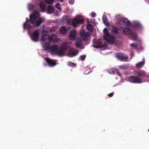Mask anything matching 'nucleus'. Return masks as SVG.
<instances>
[{
    "instance_id": "nucleus-6",
    "label": "nucleus",
    "mask_w": 149,
    "mask_h": 149,
    "mask_svg": "<svg viewBox=\"0 0 149 149\" xmlns=\"http://www.w3.org/2000/svg\"><path fill=\"white\" fill-rule=\"evenodd\" d=\"M49 66L51 67H54L57 64V60L52 59L49 57H47L45 58Z\"/></svg>"
},
{
    "instance_id": "nucleus-1",
    "label": "nucleus",
    "mask_w": 149,
    "mask_h": 149,
    "mask_svg": "<svg viewBox=\"0 0 149 149\" xmlns=\"http://www.w3.org/2000/svg\"><path fill=\"white\" fill-rule=\"evenodd\" d=\"M42 18L40 17L39 13L35 11L33 14L30 15L29 21H28L27 18H26V22L24 24V29L27 30L28 33L30 34L31 39L33 41H38L40 32L38 30L36 29L30 34V32L33 29L31 25L38 26L42 23Z\"/></svg>"
},
{
    "instance_id": "nucleus-17",
    "label": "nucleus",
    "mask_w": 149,
    "mask_h": 149,
    "mask_svg": "<svg viewBox=\"0 0 149 149\" xmlns=\"http://www.w3.org/2000/svg\"><path fill=\"white\" fill-rule=\"evenodd\" d=\"M134 24L135 27L138 29H139L142 27V26L138 22L136 21H134Z\"/></svg>"
},
{
    "instance_id": "nucleus-18",
    "label": "nucleus",
    "mask_w": 149,
    "mask_h": 149,
    "mask_svg": "<svg viewBox=\"0 0 149 149\" xmlns=\"http://www.w3.org/2000/svg\"><path fill=\"white\" fill-rule=\"evenodd\" d=\"M102 20L106 26H108L109 25V23L106 16L104 15L102 17Z\"/></svg>"
},
{
    "instance_id": "nucleus-40",
    "label": "nucleus",
    "mask_w": 149,
    "mask_h": 149,
    "mask_svg": "<svg viewBox=\"0 0 149 149\" xmlns=\"http://www.w3.org/2000/svg\"><path fill=\"white\" fill-rule=\"evenodd\" d=\"M139 49L140 50H141L143 49V48L142 46H139Z\"/></svg>"
},
{
    "instance_id": "nucleus-3",
    "label": "nucleus",
    "mask_w": 149,
    "mask_h": 149,
    "mask_svg": "<svg viewBox=\"0 0 149 149\" xmlns=\"http://www.w3.org/2000/svg\"><path fill=\"white\" fill-rule=\"evenodd\" d=\"M103 32L104 33V38L105 40L111 44L114 43L116 41L115 37L108 33L107 29L104 28L103 30Z\"/></svg>"
},
{
    "instance_id": "nucleus-10",
    "label": "nucleus",
    "mask_w": 149,
    "mask_h": 149,
    "mask_svg": "<svg viewBox=\"0 0 149 149\" xmlns=\"http://www.w3.org/2000/svg\"><path fill=\"white\" fill-rule=\"evenodd\" d=\"M53 42H56L59 41L60 39L57 37V36L55 35H52L50 37H49L48 40Z\"/></svg>"
},
{
    "instance_id": "nucleus-46",
    "label": "nucleus",
    "mask_w": 149,
    "mask_h": 149,
    "mask_svg": "<svg viewBox=\"0 0 149 149\" xmlns=\"http://www.w3.org/2000/svg\"><path fill=\"white\" fill-rule=\"evenodd\" d=\"M84 73H85L86 74H87V73H86V72H84Z\"/></svg>"
},
{
    "instance_id": "nucleus-33",
    "label": "nucleus",
    "mask_w": 149,
    "mask_h": 149,
    "mask_svg": "<svg viewBox=\"0 0 149 149\" xmlns=\"http://www.w3.org/2000/svg\"><path fill=\"white\" fill-rule=\"evenodd\" d=\"M132 39L133 40H136L137 39V37L136 35H132Z\"/></svg>"
},
{
    "instance_id": "nucleus-20",
    "label": "nucleus",
    "mask_w": 149,
    "mask_h": 149,
    "mask_svg": "<svg viewBox=\"0 0 149 149\" xmlns=\"http://www.w3.org/2000/svg\"><path fill=\"white\" fill-rule=\"evenodd\" d=\"M119 68L121 69H128L130 68V66L128 64H126L125 65H120L119 66Z\"/></svg>"
},
{
    "instance_id": "nucleus-31",
    "label": "nucleus",
    "mask_w": 149,
    "mask_h": 149,
    "mask_svg": "<svg viewBox=\"0 0 149 149\" xmlns=\"http://www.w3.org/2000/svg\"><path fill=\"white\" fill-rule=\"evenodd\" d=\"M56 7L59 10H61V5L59 3H57L56 4Z\"/></svg>"
},
{
    "instance_id": "nucleus-26",
    "label": "nucleus",
    "mask_w": 149,
    "mask_h": 149,
    "mask_svg": "<svg viewBox=\"0 0 149 149\" xmlns=\"http://www.w3.org/2000/svg\"><path fill=\"white\" fill-rule=\"evenodd\" d=\"M118 29L116 27H113L112 30V32L113 33H116L118 32Z\"/></svg>"
},
{
    "instance_id": "nucleus-23",
    "label": "nucleus",
    "mask_w": 149,
    "mask_h": 149,
    "mask_svg": "<svg viewBox=\"0 0 149 149\" xmlns=\"http://www.w3.org/2000/svg\"><path fill=\"white\" fill-rule=\"evenodd\" d=\"M144 64V63L143 62L141 61L136 64V66L137 68L140 69L143 66Z\"/></svg>"
},
{
    "instance_id": "nucleus-41",
    "label": "nucleus",
    "mask_w": 149,
    "mask_h": 149,
    "mask_svg": "<svg viewBox=\"0 0 149 149\" xmlns=\"http://www.w3.org/2000/svg\"><path fill=\"white\" fill-rule=\"evenodd\" d=\"M121 21V19H120L119 20H118V23H119V22Z\"/></svg>"
},
{
    "instance_id": "nucleus-9",
    "label": "nucleus",
    "mask_w": 149,
    "mask_h": 149,
    "mask_svg": "<svg viewBox=\"0 0 149 149\" xmlns=\"http://www.w3.org/2000/svg\"><path fill=\"white\" fill-rule=\"evenodd\" d=\"M76 31L75 30H72L70 32L69 36L70 40L74 41L76 36Z\"/></svg>"
},
{
    "instance_id": "nucleus-30",
    "label": "nucleus",
    "mask_w": 149,
    "mask_h": 149,
    "mask_svg": "<svg viewBox=\"0 0 149 149\" xmlns=\"http://www.w3.org/2000/svg\"><path fill=\"white\" fill-rule=\"evenodd\" d=\"M56 28L54 27H52L51 28L50 31V32H53L56 31Z\"/></svg>"
},
{
    "instance_id": "nucleus-45",
    "label": "nucleus",
    "mask_w": 149,
    "mask_h": 149,
    "mask_svg": "<svg viewBox=\"0 0 149 149\" xmlns=\"http://www.w3.org/2000/svg\"><path fill=\"white\" fill-rule=\"evenodd\" d=\"M120 17V16H117V17Z\"/></svg>"
},
{
    "instance_id": "nucleus-19",
    "label": "nucleus",
    "mask_w": 149,
    "mask_h": 149,
    "mask_svg": "<svg viewBox=\"0 0 149 149\" xmlns=\"http://www.w3.org/2000/svg\"><path fill=\"white\" fill-rule=\"evenodd\" d=\"M117 58L121 61H126L128 59V56H116Z\"/></svg>"
},
{
    "instance_id": "nucleus-43",
    "label": "nucleus",
    "mask_w": 149,
    "mask_h": 149,
    "mask_svg": "<svg viewBox=\"0 0 149 149\" xmlns=\"http://www.w3.org/2000/svg\"><path fill=\"white\" fill-rule=\"evenodd\" d=\"M118 75H120V74H121V73H118Z\"/></svg>"
},
{
    "instance_id": "nucleus-49",
    "label": "nucleus",
    "mask_w": 149,
    "mask_h": 149,
    "mask_svg": "<svg viewBox=\"0 0 149 149\" xmlns=\"http://www.w3.org/2000/svg\"><path fill=\"white\" fill-rule=\"evenodd\" d=\"M65 17H67V16H66Z\"/></svg>"
},
{
    "instance_id": "nucleus-28",
    "label": "nucleus",
    "mask_w": 149,
    "mask_h": 149,
    "mask_svg": "<svg viewBox=\"0 0 149 149\" xmlns=\"http://www.w3.org/2000/svg\"><path fill=\"white\" fill-rule=\"evenodd\" d=\"M107 45H104L103 46H102V45L100 46L99 47L101 49L104 50L107 48Z\"/></svg>"
},
{
    "instance_id": "nucleus-32",
    "label": "nucleus",
    "mask_w": 149,
    "mask_h": 149,
    "mask_svg": "<svg viewBox=\"0 0 149 149\" xmlns=\"http://www.w3.org/2000/svg\"><path fill=\"white\" fill-rule=\"evenodd\" d=\"M130 45L131 47H133L134 48H136L137 47H138V45H137L134 44H132Z\"/></svg>"
},
{
    "instance_id": "nucleus-39",
    "label": "nucleus",
    "mask_w": 149,
    "mask_h": 149,
    "mask_svg": "<svg viewBox=\"0 0 149 149\" xmlns=\"http://www.w3.org/2000/svg\"><path fill=\"white\" fill-rule=\"evenodd\" d=\"M113 93H112L109 94H108V95L109 97H111L112 96H113Z\"/></svg>"
},
{
    "instance_id": "nucleus-12",
    "label": "nucleus",
    "mask_w": 149,
    "mask_h": 149,
    "mask_svg": "<svg viewBox=\"0 0 149 149\" xmlns=\"http://www.w3.org/2000/svg\"><path fill=\"white\" fill-rule=\"evenodd\" d=\"M78 51L75 49H71L69 52V54L71 56L76 55L78 54Z\"/></svg>"
},
{
    "instance_id": "nucleus-42",
    "label": "nucleus",
    "mask_w": 149,
    "mask_h": 149,
    "mask_svg": "<svg viewBox=\"0 0 149 149\" xmlns=\"http://www.w3.org/2000/svg\"><path fill=\"white\" fill-rule=\"evenodd\" d=\"M58 1L61 2H63V0H58Z\"/></svg>"
},
{
    "instance_id": "nucleus-8",
    "label": "nucleus",
    "mask_w": 149,
    "mask_h": 149,
    "mask_svg": "<svg viewBox=\"0 0 149 149\" xmlns=\"http://www.w3.org/2000/svg\"><path fill=\"white\" fill-rule=\"evenodd\" d=\"M41 40L43 41H45L49 40V37L48 32L42 29L41 31Z\"/></svg>"
},
{
    "instance_id": "nucleus-2",
    "label": "nucleus",
    "mask_w": 149,
    "mask_h": 149,
    "mask_svg": "<svg viewBox=\"0 0 149 149\" xmlns=\"http://www.w3.org/2000/svg\"><path fill=\"white\" fill-rule=\"evenodd\" d=\"M69 44L65 42L61 45V47H58V46L54 45L49 48V45L47 43L43 46L44 48L45 49H49L51 53L53 55H62L63 54L65 51L69 47Z\"/></svg>"
},
{
    "instance_id": "nucleus-5",
    "label": "nucleus",
    "mask_w": 149,
    "mask_h": 149,
    "mask_svg": "<svg viewBox=\"0 0 149 149\" xmlns=\"http://www.w3.org/2000/svg\"><path fill=\"white\" fill-rule=\"evenodd\" d=\"M84 20V18L82 16L80 15L78 16L73 19L72 25L74 27H75L77 25L82 24Z\"/></svg>"
},
{
    "instance_id": "nucleus-27",
    "label": "nucleus",
    "mask_w": 149,
    "mask_h": 149,
    "mask_svg": "<svg viewBox=\"0 0 149 149\" xmlns=\"http://www.w3.org/2000/svg\"><path fill=\"white\" fill-rule=\"evenodd\" d=\"M34 8V6L32 4H29L28 5V10H31L33 9Z\"/></svg>"
},
{
    "instance_id": "nucleus-48",
    "label": "nucleus",
    "mask_w": 149,
    "mask_h": 149,
    "mask_svg": "<svg viewBox=\"0 0 149 149\" xmlns=\"http://www.w3.org/2000/svg\"><path fill=\"white\" fill-rule=\"evenodd\" d=\"M134 54H131V55H133Z\"/></svg>"
},
{
    "instance_id": "nucleus-16",
    "label": "nucleus",
    "mask_w": 149,
    "mask_h": 149,
    "mask_svg": "<svg viewBox=\"0 0 149 149\" xmlns=\"http://www.w3.org/2000/svg\"><path fill=\"white\" fill-rule=\"evenodd\" d=\"M123 24L126 26H130L131 25V24L130 21L127 18H124L123 20Z\"/></svg>"
},
{
    "instance_id": "nucleus-29",
    "label": "nucleus",
    "mask_w": 149,
    "mask_h": 149,
    "mask_svg": "<svg viewBox=\"0 0 149 149\" xmlns=\"http://www.w3.org/2000/svg\"><path fill=\"white\" fill-rule=\"evenodd\" d=\"M68 63L70 64L69 66L70 67H72V66H76V64L73 63L71 61H69Z\"/></svg>"
},
{
    "instance_id": "nucleus-24",
    "label": "nucleus",
    "mask_w": 149,
    "mask_h": 149,
    "mask_svg": "<svg viewBox=\"0 0 149 149\" xmlns=\"http://www.w3.org/2000/svg\"><path fill=\"white\" fill-rule=\"evenodd\" d=\"M87 28L88 31H92L93 29V26L91 24H88L87 25Z\"/></svg>"
},
{
    "instance_id": "nucleus-44",
    "label": "nucleus",
    "mask_w": 149,
    "mask_h": 149,
    "mask_svg": "<svg viewBox=\"0 0 149 149\" xmlns=\"http://www.w3.org/2000/svg\"><path fill=\"white\" fill-rule=\"evenodd\" d=\"M58 15V13H57V14H55V15Z\"/></svg>"
},
{
    "instance_id": "nucleus-21",
    "label": "nucleus",
    "mask_w": 149,
    "mask_h": 149,
    "mask_svg": "<svg viewBox=\"0 0 149 149\" xmlns=\"http://www.w3.org/2000/svg\"><path fill=\"white\" fill-rule=\"evenodd\" d=\"M60 31L62 34H65L66 32L67 29L65 27L62 26L60 28Z\"/></svg>"
},
{
    "instance_id": "nucleus-47",
    "label": "nucleus",
    "mask_w": 149,
    "mask_h": 149,
    "mask_svg": "<svg viewBox=\"0 0 149 149\" xmlns=\"http://www.w3.org/2000/svg\"><path fill=\"white\" fill-rule=\"evenodd\" d=\"M148 131L149 132V129L148 130Z\"/></svg>"
},
{
    "instance_id": "nucleus-35",
    "label": "nucleus",
    "mask_w": 149,
    "mask_h": 149,
    "mask_svg": "<svg viewBox=\"0 0 149 149\" xmlns=\"http://www.w3.org/2000/svg\"><path fill=\"white\" fill-rule=\"evenodd\" d=\"M74 2V0H70L69 3L70 5H73Z\"/></svg>"
},
{
    "instance_id": "nucleus-38",
    "label": "nucleus",
    "mask_w": 149,
    "mask_h": 149,
    "mask_svg": "<svg viewBox=\"0 0 149 149\" xmlns=\"http://www.w3.org/2000/svg\"><path fill=\"white\" fill-rule=\"evenodd\" d=\"M96 15V14L94 12H92L91 13V16L92 17H94Z\"/></svg>"
},
{
    "instance_id": "nucleus-22",
    "label": "nucleus",
    "mask_w": 149,
    "mask_h": 149,
    "mask_svg": "<svg viewBox=\"0 0 149 149\" xmlns=\"http://www.w3.org/2000/svg\"><path fill=\"white\" fill-rule=\"evenodd\" d=\"M123 31L125 34L126 35H129L131 33L130 30L129 29L125 27H124L123 29Z\"/></svg>"
},
{
    "instance_id": "nucleus-14",
    "label": "nucleus",
    "mask_w": 149,
    "mask_h": 149,
    "mask_svg": "<svg viewBox=\"0 0 149 149\" xmlns=\"http://www.w3.org/2000/svg\"><path fill=\"white\" fill-rule=\"evenodd\" d=\"M39 6L41 11L42 12H44L45 9V3L42 1H41L39 3Z\"/></svg>"
},
{
    "instance_id": "nucleus-11",
    "label": "nucleus",
    "mask_w": 149,
    "mask_h": 149,
    "mask_svg": "<svg viewBox=\"0 0 149 149\" xmlns=\"http://www.w3.org/2000/svg\"><path fill=\"white\" fill-rule=\"evenodd\" d=\"M137 74L139 77H145L148 76L145 71L142 70L137 71Z\"/></svg>"
},
{
    "instance_id": "nucleus-25",
    "label": "nucleus",
    "mask_w": 149,
    "mask_h": 149,
    "mask_svg": "<svg viewBox=\"0 0 149 149\" xmlns=\"http://www.w3.org/2000/svg\"><path fill=\"white\" fill-rule=\"evenodd\" d=\"M54 0H45V2L49 4H53Z\"/></svg>"
},
{
    "instance_id": "nucleus-37",
    "label": "nucleus",
    "mask_w": 149,
    "mask_h": 149,
    "mask_svg": "<svg viewBox=\"0 0 149 149\" xmlns=\"http://www.w3.org/2000/svg\"><path fill=\"white\" fill-rule=\"evenodd\" d=\"M86 56H80L79 59L81 61H84L85 58Z\"/></svg>"
},
{
    "instance_id": "nucleus-36",
    "label": "nucleus",
    "mask_w": 149,
    "mask_h": 149,
    "mask_svg": "<svg viewBox=\"0 0 149 149\" xmlns=\"http://www.w3.org/2000/svg\"><path fill=\"white\" fill-rule=\"evenodd\" d=\"M116 56H123V54L122 53H118L116 54Z\"/></svg>"
},
{
    "instance_id": "nucleus-15",
    "label": "nucleus",
    "mask_w": 149,
    "mask_h": 149,
    "mask_svg": "<svg viewBox=\"0 0 149 149\" xmlns=\"http://www.w3.org/2000/svg\"><path fill=\"white\" fill-rule=\"evenodd\" d=\"M54 10V8L53 6H49L47 8V13L52 14Z\"/></svg>"
},
{
    "instance_id": "nucleus-34",
    "label": "nucleus",
    "mask_w": 149,
    "mask_h": 149,
    "mask_svg": "<svg viewBox=\"0 0 149 149\" xmlns=\"http://www.w3.org/2000/svg\"><path fill=\"white\" fill-rule=\"evenodd\" d=\"M110 73L111 74H113L115 73V70L114 69H112L110 72Z\"/></svg>"
},
{
    "instance_id": "nucleus-13",
    "label": "nucleus",
    "mask_w": 149,
    "mask_h": 149,
    "mask_svg": "<svg viewBox=\"0 0 149 149\" xmlns=\"http://www.w3.org/2000/svg\"><path fill=\"white\" fill-rule=\"evenodd\" d=\"M82 45V40L80 38H77L76 41L75 46L77 47H80Z\"/></svg>"
},
{
    "instance_id": "nucleus-4",
    "label": "nucleus",
    "mask_w": 149,
    "mask_h": 149,
    "mask_svg": "<svg viewBox=\"0 0 149 149\" xmlns=\"http://www.w3.org/2000/svg\"><path fill=\"white\" fill-rule=\"evenodd\" d=\"M128 81L132 83H141L143 82L141 78L136 76H130L128 78Z\"/></svg>"
},
{
    "instance_id": "nucleus-7",
    "label": "nucleus",
    "mask_w": 149,
    "mask_h": 149,
    "mask_svg": "<svg viewBox=\"0 0 149 149\" xmlns=\"http://www.w3.org/2000/svg\"><path fill=\"white\" fill-rule=\"evenodd\" d=\"M79 31L80 35L84 40H85L88 38L90 37V33L89 32L85 33L83 26L81 27Z\"/></svg>"
}]
</instances>
